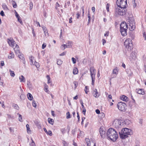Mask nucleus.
Returning a JSON list of instances; mask_svg holds the SVG:
<instances>
[{"mask_svg":"<svg viewBox=\"0 0 146 146\" xmlns=\"http://www.w3.org/2000/svg\"><path fill=\"white\" fill-rule=\"evenodd\" d=\"M36 104L35 101L33 100V101L32 105L34 107H36Z\"/></svg>","mask_w":146,"mask_h":146,"instance_id":"obj_52","label":"nucleus"},{"mask_svg":"<svg viewBox=\"0 0 146 146\" xmlns=\"http://www.w3.org/2000/svg\"><path fill=\"white\" fill-rule=\"evenodd\" d=\"M34 64L35 65L36 68H38L40 66L39 63L36 62H35Z\"/></svg>","mask_w":146,"mask_h":146,"instance_id":"obj_44","label":"nucleus"},{"mask_svg":"<svg viewBox=\"0 0 146 146\" xmlns=\"http://www.w3.org/2000/svg\"><path fill=\"white\" fill-rule=\"evenodd\" d=\"M27 86L28 88H29V89H32V85L29 81H27Z\"/></svg>","mask_w":146,"mask_h":146,"instance_id":"obj_23","label":"nucleus"},{"mask_svg":"<svg viewBox=\"0 0 146 146\" xmlns=\"http://www.w3.org/2000/svg\"><path fill=\"white\" fill-rule=\"evenodd\" d=\"M60 5L58 4V2H56V7L55 8L56 9H57V7H59L60 6Z\"/></svg>","mask_w":146,"mask_h":146,"instance_id":"obj_60","label":"nucleus"},{"mask_svg":"<svg viewBox=\"0 0 146 146\" xmlns=\"http://www.w3.org/2000/svg\"><path fill=\"white\" fill-rule=\"evenodd\" d=\"M66 129L65 128H62L61 129V131L62 133L63 134L65 132Z\"/></svg>","mask_w":146,"mask_h":146,"instance_id":"obj_50","label":"nucleus"},{"mask_svg":"<svg viewBox=\"0 0 146 146\" xmlns=\"http://www.w3.org/2000/svg\"><path fill=\"white\" fill-rule=\"evenodd\" d=\"M13 3H12V5L13 7H14V8H16L17 7V5L16 2L14 1H13Z\"/></svg>","mask_w":146,"mask_h":146,"instance_id":"obj_33","label":"nucleus"},{"mask_svg":"<svg viewBox=\"0 0 146 146\" xmlns=\"http://www.w3.org/2000/svg\"><path fill=\"white\" fill-rule=\"evenodd\" d=\"M2 7L3 9L5 10H7L8 9L7 7V6L5 4H4L2 5Z\"/></svg>","mask_w":146,"mask_h":146,"instance_id":"obj_36","label":"nucleus"},{"mask_svg":"<svg viewBox=\"0 0 146 146\" xmlns=\"http://www.w3.org/2000/svg\"><path fill=\"white\" fill-rule=\"evenodd\" d=\"M50 136L52 135V131H49L47 133Z\"/></svg>","mask_w":146,"mask_h":146,"instance_id":"obj_56","label":"nucleus"},{"mask_svg":"<svg viewBox=\"0 0 146 146\" xmlns=\"http://www.w3.org/2000/svg\"><path fill=\"white\" fill-rule=\"evenodd\" d=\"M17 114L19 115V117L18 118V120L20 122H23V120H22V116L21 115L18 113Z\"/></svg>","mask_w":146,"mask_h":146,"instance_id":"obj_26","label":"nucleus"},{"mask_svg":"<svg viewBox=\"0 0 146 146\" xmlns=\"http://www.w3.org/2000/svg\"><path fill=\"white\" fill-rule=\"evenodd\" d=\"M143 37L144 38V39L145 40H146V33L145 31H143Z\"/></svg>","mask_w":146,"mask_h":146,"instance_id":"obj_47","label":"nucleus"},{"mask_svg":"<svg viewBox=\"0 0 146 146\" xmlns=\"http://www.w3.org/2000/svg\"><path fill=\"white\" fill-rule=\"evenodd\" d=\"M9 72H10V75L11 76L14 77L15 76V74L13 71H11V70H9Z\"/></svg>","mask_w":146,"mask_h":146,"instance_id":"obj_27","label":"nucleus"},{"mask_svg":"<svg viewBox=\"0 0 146 146\" xmlns=\"http://www.w3.org/2000/svg\"><path fill=\"white\" fill-rule=\"evenodd\" d=\"M132 2L133 3V7L134 8H135L136 6V4L135 2V0H133V1H132Z\"/></svg>","mask_w":146,"mask_h":146,"instance_id":"obj_55","label":"nucleus"},{"mask_svg":"<svg viewBox=\"0 0 146 146\" xmlns=\"http://www.w3.org/2000/svg\"><path fill=\"white\" fill-rule=\"evenodd\" d=\"M121 124V120L118 119L114 120L113 125L116 128H118L120 127Z\"/></svg>","mask_w":146,"mask_h":146,"instance_id":"obj_8","label":"nucleus"},{"mask_svg":"<svg viewBox=\"0 0 146 146\" xmlns=\"http://www.w3.org/2000/svg\"><path fill=\"white\" fill-rule=\"evenodd\" d=\"M7 42L9 45L13 47L14 46L15 41L13 38H10L7 39Z\"/></svg>","mask_w":146,"mask_h":146,"instance_id":"obj_10","label":"nucleus"},{"mask_svg":"<svg viewBox=\"0 0 146 146\" xmlns=\"http://www.w3.org/2000/svg\"><path fill=\"white\" fill-rule=\"evenodd\" d=\"M87 90H88V88L87 86H86L84 89V91H85V93L86 94H87L88 92V91Z\"/></svg>","mask_w":146,"mask_h":146,"instance_id":"obj_49","label":"nucleus"},{"mask_svg":"<svg viewBox=\"0 0 146 146\" xmlns=\"http://www.w3.org/2000/svg\"><path fill=\"white\" fill-rule=\"evenodd\" d=\"M107 135L109 139L113 141H115L118 137L117 133L112 128H110L108 130Z\"/></svg>","mask_w":146,"mask_h":146,"instance_id":"obj_2","label":"nucleus"},{"mask_svg":"<svg viewBox=\"0 0 146 146\" xmlns=\"http://www.w3.org/2000/svg\"><path fill=\"white\" fill-rule=\"evenodd\" d=\"M91 76L92 79H95V74L94 73H91Z\"/></svg>","mask_w":146,"mask_h":146,"instance_id":"obj_37","label":"nucleus"},{"mask_svg":"<svg viewBox=\"0 0 146 146\" xmlns=\"http://www.w3.org/2000/svg\"><path fill=\"white\" fill-rule=\"evenodd\" d=\"M127 105L125 103L122 102H119L117 104V107L119 110L122 111H125Z\"/></svg>","mask_w":146,"mask_h":146,"instance_id":"obj_7","label":"nucleus"},{"mask_svg":"<svg viewBox=\"0 0 146 146\" xmlns=\"http://www.w3.org/2000/svg\"><path fill=\"white\" fill-rule=\"evenodd\" d=\"M123 28H120V31L123 36H125L127 35V29H125Z\"/></svg>","mask_w":146,"mask_h":146,"instance_id":"obj_11","label":"nucleus"},{"mask_svg":"<svg viewBox=\"0 0 146 146\" xmlns=\"http://www.w3.org/2000/svg\"><path fill=\"white\" fill-rule=\"evenodd\" d=\"M80 104H81V105H82V108H84V103L82 101V100H81L80 101Z\"/></svg>","mask_w":146,"mask_h":146,"instance_id":"obj_57","label":"nucleus"},{"mask_svg":"<svg viewBox=\"0 0 146 146\" xmlns=\"http://www.w3.org/2000/svg\"><path fill=\"white\" fill-rule=\"evenodd\" d=\"M92 94L93 96L95 98H98L100 96V94H99L96 89H95L93 91Z\"/></svg>","mask_w":146,"mask_h":146,"instance_id":"obj_14","label":"nucleus"},{"mask_svg":"<svg viewBox=\"0 0 146 146\" xmlns=\"http://www.w3.org/2000/svg\"><path fill=\"white\" fill-rule=\"evenodd\" d=\"M66 115V118L67 119H68L71 117V115L70 114V113L68 111Z\"/></svg>","mask_w":146,"mask_h":146,"instance_id":"obj_39","label":"nucleus"},{"mask_svg":"<svg viewBox=\"0 0 146 146\" xmlns=\"http://www.w3.org/2000/svg\"><path fill=\"white\" fill-rule=\"evenodd\" d=\"M0 14L2 16H4L5 15L4 12L3 11H1Z\"/></svg>","mask_w":146,"mask_h":146,"instance_id":"obj_59","label":"nucleus"},{"mask_svg":"<svg viewBox=\"0 0 146 146\" xmlns=\"http://www.w3.org/2000/svg\"><path fill=\"white\" fill-rule=\"evenodd\" d=\"M136 58V53L135 52H133L131 54L130 56L129 57V58L131 61L133 62V61L135 60Z\"/></svg>","mask_w":146,"mask_h":146,"instance_id":"obj_9","label":"nucleus"},{"mask_svg":"<svg viewBox=\"0 0 146 146\" xmlns=\"http://www.w3.org/2000/svg\"><path fill=\"white\" fill-rule=\"evenodd\" d=\"M85 141L87 144L88 146H90L91 143L89 139L88 138H86L85 139Z\"/></svg>","mask_w":146,"mask_h":146,"instance_id":"obj_21","label":"nucleus"},{"mask_svg":"<svg viewBox=\"0 0 146 146\" xmlns=\"http://www.w3.org/2000/svg\"><path fill=\"white\" fill-rule=\"evenodd\" d=\"M60 48L61 49L64 50L66 48V47L64 46V44H63L61 46Z\"/></svg>","mask_w":146,"mask_h":146,"instance_id":"obj_58","label":"nucleus"},{"mask_svg":"<svg viewBox=\"0 0 146 146\" xmlns=\"http://www.w3.org/2000/svg\"><path fill=\"white\" fill-rule=\"evenodd\" d=\"M88 23L87 24V25H89L90 23L91 22V15L90 14L89 12V11L88 12Z\"/></svg>","mask_w":146,"mask_h":146,"instance_id":"obj_20","label":"nucleus"},{"mask_svg":"<svg viewBox=\"0 0 146 146\" xmlns=\"http://www.w3.org/2000/svg\"><path fill=\"white\" fill-rule=\"evenodd\" d=\"M126 48L128 51H131L133 48V44L131 42V40L130 39L126 40L124 43Z\"/></svg>","mask_w":146,"mask_h":146,"instance_id":"obj_5","label":"nucleus"},{"mask_svg":"<svg viewBox=\"0 0 146 146\" xmlns=\"http://www.w3.org/2000/svg\"><path fill=\"white\" fill-rule=\"evenodd\" d=\"M72 60L73 63L74 64L76 62V59L74 57H72Z\"/></svg>","mask_w":146,"mask_h":146,"instance_id":"obj_48","label":"nucleus"},{"mask_svg":"<svg viewBox=\"0 0 146 146\" xmlns=\"http://www.w3.org/2000/svg\"><path fill=\"white\" fill-rule=\"evenodd\" d=\"M73 84H74L75 87V89H76V87L78 85V83L77 82L74 81L73 82Z\"/></svg>","mask_w":146,"mask_h":146,"instance_id":"obj_40","label":"nucleus"},{"mask_svg":"<svg viewBox=\"0 0 146 146\" xmlns=\"http://www.w3.org/2000/svg\"><path fill=\"white\" fill-rule=\"evenodd\" d=\"M19 48V46L17 44H16V45L15 48H14V50L15 51V53L17 54L20 53V51Z\"/></svg>","mask_w":146,"mask_h":146,"instance_id":"obj_15","label":"nucleus"},{"mask_svg":"<svg viewBox=\"0 0 146 146\" xmlns=\"http://www.w3.org/2000/svg\"><path fill=\"white\" fill-rule=\"evenodd\" d=\"M79 131H80V133L79 134H78V135L80 136H82L83 135V132L81 131L79 129Z\"/></svg>","mask_w":146,"mask_h":146,"instance_id":"obj_45","label":"nucleus"},{"mask_svg":"<svg viewBox=\"0 0 146 146\" xmlns=\"http://www.w3.org/2000/svg\"><path fill=\"white\" fill-rule=\"evenodd\" d=\"M128 18V21L130 23L129 26L131 27V28H129V29L130 30L132 31L134 30L135 28V26L133 24H135V23H134V18L132 15H130Z\"/></svg>","mask_w":146,"mask_h":146,"instance_id":"obj_6","label":"nucleus"},{"mask_svg":"<svg viewBox=\"0 0 146 146\" xmlns=\"http://www.w3.org/2000/svg\"><path fill=\"white\" fill-rule=\"evenodd\" d=\"M44 90L46 92H48V86L46 84H45L44 85Z\"/></svg>","mask_w":146,"mask_h":146,"instance_id":"obj_29","label":"nucleus"},{"mask_svg":"<svg viewBox=\"0 0 146 146\" xmlns=\"http://www.w3.org/2000/svg\"><path fill=\"white\" fill-rule=\"evenodd\" d=\"M66 53V52H63L60 54V56H64L65 55Z\"/></svg>","mask_w":146,"mask_h":146,"instance_id":"obj_62","label":"nucleus"},{"mask_svg":"<svg viewBox=\"0 0 146 146\" xmlns=\"http://www.w3.org/2000/svg\"><path fill=\"white\" fill-rule=\"evenodd\" d=\"M120 9L117 7L115 8V13L116 15H119L121 16L124 15L126 13V9L120 7Z\"/></svg>","mask_w":146,"mask_h":146,"instance_id":"obj_3","label":"nucleus"},{"mask_svg":"<svg viewBox=\"0 0 146 146\" xmlns=\"http://www.w3.org/2000/svg\"><path fill=\"white\" fill-rule=\"evenodd\" d=\"M15 14L16 17L17 18L19 17H20L19 15L17 13L16 11H15Z\"/></svg>","mask_w":146,"mask_h":146,"instance_id":"obj_61","label":"nucleus"},{"mask_svg":"<svg viewBox=\"0 0 146 146\" xmlns=\"http://www.w3.org/2000/svg\"><path fill=\"white\" fill-rule=\"evenodd\" d=\"M10 56L8 57L9 58L11 59L14 57V54L13 53H10Z\"/></svg>","mask_w":146,"mask_h":146,"instance_id":"obj_35","label":"nucleus"},{"mask_svg":"<svg viewBox=\"0 0 146 146\" xmlns=\"http://www.w3.org/2000/svg\"><path fill=\"white\" fill-rule=\"evenodd\" d=\"M100 135L102 138H104L105 136V131L103 130V128L100 127L99 129Z\"/></svg>","mask_w":146,"mask_h":146,"instance_id":"obj_12","label":"nucleus"},{"mask_svg":"<svg viewBox=\"0 0 146 146\" xmlns=\"http://www.w3.org/2000/svg\"><path fill=\"white\" fill-rule=\"evenodd\" d=\"M95 69L93 67H92L90 68V71L91 73H94V71Z\"/></svg>","mask_w":146,"mask_h":146,"instance_id":"obj_38","label":"nucleus"},{"mask_svg":"<svg viewBox=\"0 0 146 146\" xmlns=\"http://www.w3.org/2000/svg\"><path fill=\"white\" fill-rule=\"evenodd\" d=\"M30 9L31 10L32 8H33V4L32 2H30Z\"/></svg>","mask_w":146,"mask_h":146,"instance_id":"obj_51","label":"nucleus"},{"mask_svg":"<svg viewBox=\"0 0 146 146\" xmlns=\"http://www.w3.org/2000/svg\"><path fill=\"white\" fill-rule=\"evenodd\" d=\"M119 133L121 138L124 139L127 138L128 135H132L133 132L131 129L125 127L122 129L121 131H119Z\"/></svg>","mask_w":146,"mask_h":146,"instance_id":"obj_1","label":"nucleus"},{"mask_svg":"<svg viewBox=\"0 0 146 146\" xmlns=\"http://www.w3.org/2000/svg\"><path fill=\"white\" fill-rule=\"evenodd\" d=\"M78 73V70L77 68H75L73 70V73L74 74H77Z\"/></svg>","mask_w":146,"mask_h":146,"instance_id":"obj_25","label":"nucleus"},{"mask_svg":"<svg viewBox=\"0 0 146 146\" xmlns=\"http://www.w3.org/2000/svg\"><path fill=\"white\" fill-rule=\"evenodd\" d=\"M19 79L20 80L21 82H25L26 81L25 78L22 75H21V76L19 77Z\"/></svg>","mask_w":146,"mask_h":146,"instance_id":"obj_18","label":"nucleus"},{"mask_svg":"<svg viewBox=\"0 0 146 146\" xmlns=\"http://www.w3.org/2000/svg\"><path fill=\"white\" fill-rule=\"evenodd\" d=\"M95 111L96 113L98 114H99L100 113V110L98 109L96 110Z\"/></svg>","mask_w":146,"mask_h":146,"instance_id":"obj_64","label":"nucleus"},{"mask_svg":"<svg viewBox=\"0 0 146 146\" xmlns=\"http://www.w3.org/2000/svg\"><path fill=\"white\" fill-rule=\"evenodd\" d=\"M136 91L137 93L139 94H145V92L143 91V90L142 89H139L138 90L136 89Z\"/></svg>","mask_w":146,"mask_h":146,"instance_id":"obj_16","label":"nucleus"},{"mask_svg":"<svg viewBox=\"0 0 146 146\" xmlns=\"http://www.w3.org/2000/svg\"><path fill=\"white\" fill-rule=\"evenodd\" d=\"M46 46V44L45 43H44L42 46V49H44Z\"/></svg>","mask_w":146,"mask_h":146,"instance_id":"obj_54","label":"nucleus"},{"mask_svg":"<svg viewBox=\"0 0 146 146\" xmlns=\"http://www.w3.org/2000/svg\"><path fill=\"white\" fill-rule=\"evenodd\" d=\"M29 58L30 60V61L31 62L30 64L31 65H34L33 61V59H34V57L32 56H31Z\"/></svg>","mask_w":146,"mask_h":146,"instance_id":"obj_28","label":"nucleus"},{"mask_svg":"<svg viewBox=\"0 0 146 146\" xmlns=\"http://www.w3.org/2000/svg\"><path fill=\"white\" fill-rule=\"evenodd\" d=\"M62 143L63 144V146H68V143L64 141H63Z\"/></svg>","mask_w":146,"mask_h":146,"instance_id":"obj_43","label":"nucleus"},{"mask_svg":"<svg viewBox=\"0 0 146 146\" xmlns=\"http://www.w3.org/2000/svg\"><path fill=\"white\" fill-rule=\"evenodd\" d=\"M13 107L15 109L19 110V108L17 104H13Z\"/></svg>","mask_w":146,"mask_h":146,"instance_id":"obj_32","label":"nucleus"},{"mask_svg":"<svg viewBox=\"0 0 146 146\" xmlns=\"http://www.w3.org/2000/svg\"><path fill=\"white\" fill-rule=\"evenodd\" d=\"M120 99L121 100L125 102L127 101L128 100L127 97L125 95H123L122 96H121Z\"/></svg>","mask_w":146,"mask_h":146,"instance_id":"obj_17","label":"nucleus"},{"mask_svg":"<svg viewBox=\"0 0 146 146\" xmlns=\"http://www.w3.org/2000/svg\"><path fill=\"white\" fill-rule=\"evenodd\" d=\"M18 21L21 24H22L23 22L20 17H19L17 18Z\"/></svg>","mask_w":146,"mask_h":146,"instance_id":"obj_46","label":"nucleus"},{"mask_svg":"<svg viewBox=\"0 0 146 146\" xmlns=\"http://www.w3.org/2000/svg\"><path fill=\"white\" fill-rule=\"evenodd\" d=\"M120 28H125V29H128V25L125 22H122L120 25Z\"/></svg>","mask_w":146,"mask_h":146,"instance_id":"obj_13","label":"nucleus"},{"mask_svg":"<svg viewBox=\"0 0 146 146\" xmlns=\"http://www.w3.org/2000/svg\"><path fill=\"white\" fill-rule=\"evenodd\" d=\"M62 61L60 60L57 59V64L58 65H60L62 64Z\"/></svg>","mask_w":146,"mask_h":146,"instance_id":"obj_30","label":"nucleus"},{"mask_svg":"<svg viewBox=\"0 0 146 146\" xmlns=\"http://www.w3.org/2000/svg\"><path fill=\"white\" fill-rule=\"evenodd\" d=\"M48 121L49 123L50 124L53 125L54 123V120L53 119H51L50 118H48Z\"/></svg>","mask_w":146,"mask_h":146,"instance_id":"obj_22","label":"nucleus"},{"mask_svg":"<svg viewBox=\"0 0 146 146\" xmlns=\"http://www.w3.org/2000/svg\"><path fill=\"white\" fill-rule=\"evenodd\" d=\"M82 109H83L82 112L83 113V114L85 115V113H86V110L85 108H82Z\"/></svg>","mask_w":146,"mask_h":146,"instance_id":"obj_63","label":"nucleus"},{"mask_svg":"<svg viewBox=\"0 0 146 146\" xmlns=\"http://www.w3.org/2000/svg\"><path fill=\"white\" fill-rule=\"evenodd\" d=\"M110 5L109 3H107V4L106 8L107 11L108 12L109 11V7Z\"/></svg>","mask_w":146,"mask_h":146,"instance_id":"obj_42","label":"nucleus"},{"mask_svg":"<svg viewBox=\"0 0 146 146\" xmlns=\"http://www.w3.org/2000/svg\"><path fill=\"white\" fill-rule=\"evenodd\" d=\"M28 99L30 100H31L33 99V97L32 95L30 93H28L27 95Z\"/></svg>","mask_w":146,"mask_h":146,"instance_id":"obj_19","label":"nucleus"},{"mask_svg":"<svg viewBox=\"0 0 146 146\" xmlns=\"http://www.w3.org/2000/svg\"><path fill=\"white\" fill-rule=\"evenodd\" d=\"M26 127L27 129V131L28 133H29V131H30V129L29 128V126L28 124H27L26 125Z\"/></svg>","mask_w":146,"mask_h":146,"instance_id":"obj_34","label":"nucleus"},{"mask_svg":"<svg viewBox=\"0 0 146 146\" xmlns=\"http://www.w3.org/2000/svg\"><path fill=\"white\" fill-rule=\"evenodd\" d=\"M117 68H115L113 70V73L114 74H118V71L117 70Z\"/></svg>","mask_w":146,"mask_h":146,"instance_id":"obj_31","label":"nucleus"},{"mask_svg":"<svg viewBox=\"0 0 146 146\" xmlns=\"http://www.w3.org/2000/svg\"><path fill=\"white\" fill-rule=\"evenodd\" d=\"M64 46L66 48H70L72 46V45H71L70 44V45H67L64 44Z\"/></svg>","mask_w":146,"mask_h":146,"instance_id":"obj_53","label":"nucleus"},{"mask_svg":"<svg viewBox=\"0 0 146 146\" xmlns=\"http://www.w3.org/2000/svg\"><path fill=\"white\" fill-rule=\"evenodd\" d=\"M116 3L118 7H119L126 9L127 6V0H117Z\"/></svg>","mask_w":146,"mask_h":146,"instance_id":"obj_4","label":"nucleus"},{"mask_svg":"<svg viewBox=\"0 0 146 146\" xmlns=\"http://www.w3.org/2000/svg\"><path fill=\"white\" fill-rule=\"evenodd\" d=\"M18 56L19 58L21 59L22 60L25 59L23 56V54H21L20 53H18Z\"/></svg>","mask_w":146,"mask_h":146,"instance_id":"obj_24","label":"nucleus"},{"mask_svg":"<svg viewBox=\"0 0 146 146\" xmlns=\"http://www.w3.org/2000/svg\"><path fill=\"white\" fill-rule=\"evenodd\" d=\"M46 77L47 78V79H48V82H47V83L48 84H49L51 82V81H50V78L49 76V75H47L46 76Z\"/></svg>","mask_w":146,"mask_h":146,"instance_id":"obj_41","label":"nucleus"}]
</instances>
